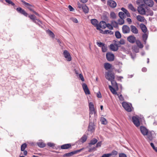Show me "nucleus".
I'll return each instance as SVG.
<instances>
[{
	"mask_svg": "<svg viewBox=\"0 0 157 157\" xmlns=\"http://www.w3.org/2000/svg\"><path fill=\"white\" fill-rule=\"evenodd\" d=\"M89 115L90 116L92 115L93 113L94 115L96 114L97 111L94 109V105L93 102H90L89 103Z\"/></svg>",
	"mask_w": 157,
	"mask_h": 157,
	"instance_id": "f257e3e1",
	"label": "nucleus"
},
{
	"mask_svg": "<svg viewBox=\"0 0 157 157\" xmlns=\"http://www.w3.org/2000/svg\"><path fill=\"white\" fill-rule=\"evenodd\" d=\"M145 5L144 4H141L138 6V11L139 13L141 15H145L146 14V11L145 9Z\"/></svg>",
	"mask_w": 157,
	"mask_h": 157,
	"instance_id": "f03ea898",
	"label": "nucleus"
},
{
	"mask_svg": "<svg viewBox=\"0 0 157 157\" xmlns=\"http://www.w3.org/2000/svg\"><path fill=\"white\" fill-rule=\"evenodd\" d=\"M105 77L109 81L114 79L115 78L114 74L109 71H107L105 72Z\"/></svg>",
	"mask_w": 157,
	"mask_h": 157,
	"instance_id": "7ed1b4c3",
	"label": "nucleus"
},
{
	"mask_svg": "<svg viewBox=\"0 0 157 157\" xmlns=\"http://www.w3.org/2000/svg\"><path fill=\"white\" fill-rule=\"evenodd\" d=\"M107 5L112 8H115L117 6V3L113 0H109L107 1Z\"/></svg>",
	"mask_w": 157,
	"mask_h": 157,
	"instance_id": "20e7f679",
	"label": "nucleus"
},
{
	"mask_svg": "<svg viewBox=\"0 0 157 157\" xmlns=\"http://www.w3.org/2000/svg\"><path fill=\"white\" fill-rule=\"evenodd\" d=\"M106 56L107 59L109 61H112L114 59V55L110 52L107 53Z\"/></svg>",
	"mask_w": 157,
	"mask_h": 157,
	"instance_id": "39448f33",
	"label": "nucleus"
},
{
	"mask_svg": "<svg viewBox=\"0 0 157 157\" xmlns=\"http://www.w3.org/2000/svg\"><path fill=\"white\" fill-rule=\"evenodd\" d=\"M122 105L124 109L128 112H130L132 111L131 108L129 105L125 102H123L122 103Z\"/></svg>",
	"mask_w": 157,
	"mask_h": 157,
	"instance_id": "423d86ee",
	"label": "nucleus"
},
{
	"mask_svg": "<svg viewBox=\"0 0 157 157\" xmlns=\"http://www.w3.org/2000/svg\"><path fill=\"white\" fill-rule=\"evenodd\" d=\"M64 57L68 61L71 60V58L69 52L67 50H64L63 53Z\"/></svg>",
	"mask_w": 157,
	"mask_h": 157,
	"instance_id": "0eeeda50",
	"label": "nucleus"
},
{
	"mask_svg": "<svg viewBox=\"0 0 157 157\" xmlns=\"http://www.w3.org/2000/svg\"><path fill=\"white\" fill-rule=\"evenodd\" d=\"M84 148H81L80 149L76 150L73 151H72L71 152L66 153L64 154V155L67 156H70L76 154L78 152H81L82 151Z\"/></svg>",
	"mask_w": 157,
	"mask_h": 157,
	"instance_id": "6e6552de",
	"label": "nucleus"
},
{
	"mask_svg": "<svg viewBox=\"0 0 157 157\" xmlns=\"http://www.w3.org/2000/svg\"><path fill=\"white\" fill-rule=\"evenodd\" d=\"M132 121L135 125L137 127H139L140 125V122L139 119L136 117L133 116L132 118Z\"/></svg>",
	"mask_w": 157,
	"mask_h": 157,
	"instance_id": "1a4fd4ad",
	"label": "nucleus"
},
{
	"mask_svg": "<svg viewBox=\"0 0 157 157\" xmlns=\"http://www.w3.org/2000/svg\"><path fill=\"white\" fill-rule=\"evenodd\" d=\"M140 129L141 133L144 136H146L149 132L148 130L145 127L142 126L140 127Z\"/></svg>",
	"mask_w": 157,
	"mask_h": 157,
	"instance_id": "9d476101",
	"label": "nucleus"
},
{
	"mask_svg": "<svg viewBox=\"0 0 157 157\" xmlns=\"http://www.w3.org/2000/svg\"><path fill=\"white\" fill-rule=\"evenodd\" d=\"M145 5L152 7L154 5V2L152 0H143Z\"/></svg>",
	"mask_w": 157,
	"mask_h": 157,
	"instance_id": "9b49d317",
	"label": "nucleus"
},
{
	"mask_svg": "<svg viewBox=\"0 0 157 157\" xmlns=\"http://www.w3.org/2000/svg\"><path fill=\"white\" fill-rule=\"evenodd\" d=\"M17 11L25 16L27 17L28 14L21 7H18L16 9Z\"/></svg>",
	"mask_w": 157,
	"mask_h": 157,
	"instance_id": "f8f14e48",
	"label": "nucleus"
},
{
	"mask_svg": "<svg viewBox=\"0 0 157 157\" xmlns=\"http://www.w3.org/2000/svg\"><path fill=\"white\" fill-rule=\"evenodd\" d=\"M82 86L85 94H90V91L87 85L85 83H83L82 84Z\"/></svg>",
	"mask_w": 157,
	"mask_h": 157,
	"instance_id": "ddd939ff",
	"label": "nucleus"
},
{
	"mask_svg": "<svg viewBox=\"0 0 157 157\" xmlns=\"http://www.w3.org/2000/svg\"><path fill=\"white\" fill-rule=\"evenodd\" d=\"M107 24L104 21H101L100 23L99 24H98V30H100V28H102L103 29H104L106 27Z\"/></svg>",
	"mask_w": 157,
	"mask_h": 157,
	"instance_id": "4468645a",
	"label": "nucleus"
},
{
	"mask_svg": "<svg viewBox=\"0 0 157 157\" xmlns=\"http://www.w3.org/2000/svg\"><path fill=\"white\" fill-rule=\"evenodd\" d=\"M21 2H22V3L24 4L25 6L28 8L30 11H33V10L31 7L33 6L32 5L27 2H26L23 0H21Z\"/></svg>",
	"mask_w": 157,
	"mask_h": 157,
	"instance_id": "2eb2a0df",
	"label": "nucleus"
},
{
	"mask_svg": "<svg viewBox=\"0 0 157 157\" xmlns=\"http://www.w3.org/2000/svg\"><path fill=\"white\" fill-rule=\"evenodd\" d=\"M28 17L31 20H32L34 22L36 23H38L39 22H40V21L39 19H36V17L34 15H29L28 16Z\"/></svg>",
	"mask_w": 157,
	"mask_h": 157,
	"instance_id": "dca6fc26",
	"label": "nucleus"
},
{
	"mask_svg": "<svg viewBox=\"0 0 157 157\" xmlns=\"http://www.w3.org/2000/svg\"><path fill=\"white\" fill-rule=\"evenodd\" d=\"M122 30L123 32L124 33H128L130 32V28L127 25H123L122 27Z\"/></svg>",
	"mask_w": 157,
	"mask_h": 157,
	"instance_id": "f3484780",
	"label": "nucleus"
},
{
	"mask_svg": "<svg viewBox=\"0 0 157 157\" xmlns=\"http://www.w3.org/2000/svg\"><path fill=\"white\" fill-rule=\"evenodd\" d=\"M127 40L130 43H134L136 41V37L133 36L132 35L128 37Z\"/></svg>",
	"mask_w": 157,
	"mask_h": 157,
	"instance_id": "a211bd4d",
	"label": "nucleus"
},
{
	"mask_svg": "<svg viewBox=\"0 0 157 157\" xmlns=\"http://www.w3.org/2000/svg\"><path fill=\"white\" fill-rule=\"evenodd\" d=\"M91 22L93 25L96 27L97 29H98V22L96 19H91Z\"/></svg>",
	"mask_w": 157,
	"mask_h": 157,
	"instance_id": "6ab92c4d",
	"label": "nucleus"
},
{
	"mask_svg": "<svg viewBox=\"0 0 157 157\" xmlns=\"http://www.w3.org/2000/svg\"><path fill=\"white\" fill-rule=\"evenodd\" d=\"M131 32L133 33L137 34L138 33V31L137 28L134 25H131L130 26Z\"/></svg>",
	"mask_w": 157,
	"mask_h": 157,
	"instance_id": "aec40b11",
	"label": "nucleus"
},
{
	"mask_svg": "<svg viewBox=\"0 0 157 157\" xmlns=\"http://www.w3.org/2000/svg\"><path fill=\"white\" fill-rule=\"evenodd\" d=\"M88 130L93 132L94 130V124L93 123H90L88 127Z\"/></svg>",
	"mask_w": 157,
	"mask_h": 157,
	"instance_id": "412c9836",
	"label": "nucleus"
},
{
	"mask_svg": "<svg viewBox=\"0 0 157 157\" xmlns=\"http://www.w3.org/2000/svg\"><path fill=\"white\" fill-rule=\"evenodd\" d=\"M110 48L111 50L114 51H116L118 49V47L115 44H111L110 46Z\"/></svg>",
	"mask_w": 157,
	"mask_h": 157,
	"instance_id": "4be33fe9",
	"label": "nucleus"
},
{
	"mask_svg": "<svg viewBox=\"0 0 157 157\" xmlns=\"http://www.w3.org/2000/svg\"><path fill=\"white\" fill-rule=\"evenodd\" d=\"M71 147V145L70 144H63L61 146V148L62 149H67Z\"/></svg>",
	"mask_w": 157,
	"mask_h": 157,
	"instance_id": "5701e85b",
	"label": "nucleus"
},
{
	"mask_svg": "<svg viewBox=\"0 0 157 157\" xmlns=\"http://www.w3.org/2000/svg\"><path fill=\"white\" fill-rule=\"evenodd\" d=\"M136 19L138 21L141 22H144L145 20L144 17L140 15H138L137 16Z\"/></svg>",
	"mask_w": 157,
	"mask_h": 157,
	"instance_id": "b1692460",
	"label": "nucleus"
},
{
	"mask_svg": "<svg viewBox=\"0 0 157 157\" xmlns=\"http://www.w3.org/2000/svg\"><path fill=\"white\" fill-rule=\"evenodd\" d=\"M104 67L105 69L107 70L111 68L112 65L109 63H106L104 64Z\"/></svg>",
	"mask_w": 157,
	"mask_h": 157,
	"instance_id": "393cba45",
	"label": "nucleus"
},
{
	"mask_svg": "<svg viewBox=\"0 0 157 157\" xmlns=\"http://www.w3.org/2000/svg\"><path fill=\"white\" fill-rule=\"evenodd\" d=\"M140 27L142 31L144 33H146L147 31V28L146 26L143 24H141L140 25Z\"/></svg>",
	"mask_w": 157,
	"mask_h": 157,
	"instance_id": "a878e982",
	"label": "nucleus"
},
{
	"mask_svg": "<svg viewBox=\"0 0 157 157\" xmlns=\"http://www.w3.org/2000/svg\"><path fill=\"white\" fill-rule=\"evenodd\" d=\"M37 144L39 147L41 148L44 147L46 146V144L42 141L37 142Z\"/></svg>",
	"mask_w": 157,
	"mask_h": 157,
	"instance_id": "bb28decb",
	"label": "nucleus"
},
{
	"mask_svg": "<svg viewBox=\"0 0 157 157\" xmlns=\"http://www.w3.org/2000/svg\"><path fill=\"white\" fill-rule=\"evenodd\" d=\"M109 81L111 82V84L113 86L115 87L117 89H118V86L116 82L114 80V79L110 80Z\"/></svg>",
	"mask_w": 157,
	"mask_h": 157,
	"instance_id": "cd10ccee",
	"label": "nucleus"
},
{
	"mask_svg": "<svg viewBox=\"0 0 157 157\" xmlns=\"http://www.w3.org/2000/svg\"><path fill=\"white\" fill-rule=\"evenodd\" d=\"M121 10L125 14L127 17H130V13L126 9L123 7L121 8Z\"/></svg>",
	"mask_w": 157,
	"mask_h": 157,
	"instance_id": "c85d7f7f",
	"label": "nucleus"
},
{
	"mask_svg": "<svg viewBox=\"0 0 157 157\" xmlns=\"http://www.w3.org/2000/svg\"><path fill=\"white\" fill-rule=\"evenodd\" d=\"M87 136L86 135H84L80 139V141L82 143H83L85 142L87 140Z\"/></svg>",
	"mask_w": 157,
	"mask_h": 157,
	"instance_id": "c756f323",
	"label": "nucleus"
},
{
	"mask_svg": "<svg viewBox=\"0 0 157 157\" xmlns=\"http://www.w3.org/2000/svg\"><path fill=\"white\" fill-rule=\"evenodd\" d=\"M147 136V139L149 140H151L153 139V136L151 132H148L146 135Z\"/></svg>",
	"mask_w": 157,
	"mask_h": 157,
	"instance_id": "7c9ffc66",
	"label": "nucleus"
},
{
	"mask_svg": "<svg viewBox=\"0 0 157 157\" xmlns=\"http://www.w3.org/2000/svg\"><path fill=\"white\" fill-rule=\"evenodd\" d=\"M109 88L112 92V93L114 94L117 95V92L116 90L113 88L111 86H109Z\"/></svg>",
	"mask_w": 157,
	"mask_h": 157,
	"instance_id": "2f4dec72",
	"label": "nucleus"
},
{
	"mask_svg": "<svg viewBox=\"0 0 157 157\" xmlns=\"http://www.w3.org/2000/svg\"><path fill=\"white\" fill-rule=\"evenodd\" d=\"M83 11L85 13H87L88 12L89 9L88 7L86 5H84L82 7Z\"/></svg>",
	"mask_w": 157,
	"mask_h": 157,
	"instance_id": "473e14b6",
	"label": "nucleus"
},
{
	"mask_svg": "<svg viewBox=\"0 0 157 157\" xmlns=\"http://www.w3.org/2000/svg\"><path fill=\"white\" fill-rule=\"evenodd\" d=\"M137 45L140 48H142L143 47V45L142 44L140 41L139 40H136V41Z\"/></svg>",
	"mask_w": 157,
	"mask_h": 157,
	"instance_id": "72a5a7b5",
	"label": "nucleus"
},
{
	"mask_svg": "<svg viewBox=\"0 0 157 157\" xmlns=\"http://www.w3.org/2000/svg\"><path fill=\"white\" fill-rule=\"evenodd\" d=\"M100 121L102 124H106L107 123V121L106 119L104 117H101Z\"/></svg>",
	"mask_w": 157,
	"mask_h": 157,
	"instance_id": "f704fd0d",
	"label": "nucleus"
},
{
	"mask_svg": "<svg viewBox=\"0 0 157 157\" xmlns=\"http://www.w3.org/2000/svg\"><path fill=\"white\" fill-rule=\"evenodd\" d=\"M128 8L131 10L133 12H135L136 11V9L134 8L133 5L131 4H129L128 5Z\"/></svg>",
	"mask_w": 157,
	"mask_h": 157,
	"instance_id": "c9c22d12",
	"label": "nucleus"
},
{
	"mask_svg": "<svg viewBox=\"0 0 157 157\" xmlns=\"http://www.w3.org/2000/svg\"><path fill=\"white\" fill-rule=\"evenodd\" d=\"M98 142V140L95 138H94L93 139L91 140L89 144L94 145L96 143Z\"/></svg>",
	"mask_w": 157,
	"mask_h": 157,
	"instance_id": "e433bc0d",
	"label": "nucleus"
},
{
	"mask_svg": "<svg viewBox=\"0 0 157 157\" xmlns=\"http://www.w3.org/2000/svg\"><path fill=\"white\" fill-rule=\"evenodd\" d=\"M119 16L120 18H124L125 17V15L123 12H120L119 13Z\"/></svg>",
	"mask_w": 157,
	"mask_h": 157,
	"instance_id": "4c0bfd02",
	"label": "nucleus"
},
{
	"mask_svg": "<svg viewBox=\"0 0 157 157\" xmlns=\"http://www.w3.org/2000/svg\"><path fill=\"white\" fill-rule=\"evenodd\" d=\"M103 34H113V33L111 31L106 30L103 32Z\"/></svg>",
	"mask_w": 157,
	"mask_h": 157,
	"instance_id": "58836bf2",
	"label": "nucleus"
},
{
	"mask_svg": "<svg viewBox=\"0 0 157 157\" xmlns=\"http://www.w3.org/2000/svg\"><path fill=\"white\" fill-rule=\"evenodd\" d=\"M27 145L26 144L24 143L21 146V151H23L26 147H27Z\"/></svg>",
	"mask_w": 157,
	"mask_h": 157,
	"instance_id": "ea45409f",
	"label": "nucleus"
},
{
	"mask_svg": "<svg viewBox=\"0 0 157 157\" xmlns=\"http://www.w3.org/2000/svg\"><path fill=\"white\" fill-rule=\"evenodd\" d=\"M115 35L117 38H120L121 37V33L119 31H117L115 32Z\"/></svg>",
	"mask_w": 157,
	"mask_h": 157,
	"instance_id": "a19ab883",
	"label": "nucleus"
},
{
	"mask_svg": "<svg viewBox=\"0 0 157 157\" xmlns=\"http://www.w3.org/2000/svg\"><path fill=\"white\" fill-rule=\"evenodd\" d=\"M110 17L112 19H115L116 18V15L114 12H111L110 13Z\"/></svg>",
	"mask_w": 157,
	"mask_h": 157,
	"instance_id": "79ce46f5",
	"label": "nucleus"
},
{
	"mask_svg": "<svg viewBox=\"0 0 157 157\" xmlns=\"http://www.w3.org/2000/svg\"><path fill=\"white\" fill-rule=\"evenodd\" d=\"M47 32L49 36L52 37V38H54L55 37V35L52 31L48 30L47 31Z\"/></svg>",
	"mask_w": 157,
	"mask_h": 157,
	"instance_id": "37998d69",
	"label": "nucleus"
},
{
	"mask_svg": "<svg viewBox=\"0 0 157 157\" xmlns=\"http://www.w3.org/2000/svg\"><path fill=\"white\" fill-rule=\"evenodd\" d=\"M118 24L120 25H123L124 23V21L123 18H120L118 21Z\"/></svg>",
	"mask_w": 157,
	"mask_h": 157,
	"instance_id": "c03bdc74",
	"label": "nucleus"
},
{
	"mask_svg": "<svg viewBox=\"0 0 157 157\" xmlns=\"http://www.w3.org/2000/svg\"><path fill=\"white\" fill-rule=\"evenodd\" d=\"M101 48L102 51L103 52H106L107 50V47L105 44L101 47Z\"/></svg>",
	"mask_w": 157,
	"mask_h": 157,
	"instance_id": "a18cd8bd",
	"label": "nucleus"
},
{
	"mask_svg": "<svg viewBox=\"0 0 157 157\" xmlns=\"http://www.w3.org/2000/svg\"><path fill=\"white\" fill-rule=\"evenodd\" d=\"M111 24L112 26H113L114 27H117L118 26V23L115 21H112Z\"/></svg>",
	"mask_w": 157,
	"mask_h": 157,
	"instance_id": "49530a36",
	"label": "nucleus"
},
{
	"mask_svg": "<svg viewBox=\"0 0 157 157\" xmlns=\"http://www.w3.org/2000/svg\"><path fill=\"white\" fill-rule=\"evenodd\" d=\"M117 95L118 96V98L120 101H123L124 100V97H123L122 94H117Z\"/></svg>",
	"mask_w": 157,
	"mask_h": 157,
	"instance_id": "de8ad7c7",
	"label": "nucleus"
},
{
	"mask_svg": "<svg viewBox=\"0 0 157 157\" xmlns=\"http://www.w3.org/2000/svg\"><path fill=\"white\" fill-rule=\"evenodd\" d=\"M5 1L8 4L11 5L13 6H14L15 4L10 0H5Z\"/></svg>",
	"mask_w": 157,
	"mask_h": 157,
	"instance_id": "09e8293b",
	"label": "nucleus"
},
{
	"mask_svg": "<svg viewBox=\"0 0 157 157\" xmlns=\"http://www.w3.org/2000/svg\"><path fill=\"white\" fill-rule=\"evenodd\" d=\"M117 154L118 152L115 150L113 151L111 153H109V154L111 155V156L112 155H117Z\"/></svg>",
	"mask_w": 157,
	"mask_h": 157,
	"instance_id": "8fccbe9b",
	"label": "nucleus"
},
{
	"mask_svg": "<svg viewBox=\"0 0 157 157\" xmlns=\"http://www.w3.org/2000/svg\"><path fill=\"white\" fill-rule=\"evenodd\" d=\"M97 45L99 47H102L105 44L100 42H97Z\"/></svg>",
	"mask_w": 157,
	"mask_h": 157,
	"instance_id": "3c124183",
	"label": "nucleus"
},
{
	"mask_svg": "<svg viewBox=\"0 0 157 157\" xmlns=\"http://www.w3.org/2000/svg\"><path fill=\"white\" fill-rule=\"evenodd\" d=\"M107 27L110 30H112L113 29V27L112 25L109 24H107L106 25Z\"/></svg>",
	"mask_w": 157,
	"mask_h": 157,
	"instance_id": "603ef678",
	"label": "nucleus"
},
{
	"mask_svg": "<svg viewBox=\"0 0 157 157\" xmlns=\"http://www.w3.org/2000/svg\"><path fill=\"white\" fill-rule=\"evenodd\" d=\"M143 38L144 40H146L147 38V35L146 33H144L143 34Z\"/></svg>",
	"mask_w": 157,
	"mask_h": 157,
	"instance_id": "864d4df0",
	"label": "nucleus"
},
{
	"mask_svg": "<svg viewBox=\"0 0 157 157\" xmlns=\"http://www.w3.org/2000/svg\"><path fill=\"white\" fill-rule=\"evenodd\" d=\"M114 41L115 43V45H117L118 47L120 46V41H117L115 40H114Z\"/></svg>",
	"mask_w": 157,
	"mask_h": 157,
	"instance_id": "5fc2aeb1",
	"label": "nucleus"
},
{
	"mask_svg": "<svg viewBox=\"0 0 157 157\" xmlns=\"http://www.w3.org/2000/svg\"><path fill=\"white\" fill-rule=\"evenodd\" d=\"M119 157H127L126 154L124 153H120L119 155Z\"/></svg>",
	"mask_w": 157,
	"mask_h": 157,
	"instance_id": "6e6d98bb",
	"label": "nucleus"
},
{
	"mask_svg": "<svg viewBox=\"0 0 157 157\" xmlns=\"http://www.w3.org/2000/svg\"><path fill=\"white\" fill-rule=\"evenodd\" d=\"M111 156V155L109 153L105 154H103L101 157H109Z\"/></svg>",
	"mask_w": 157,
	"mask_h": 157,
	"instance_id": "4d7b16f0",
	"label": "nucleus"
},
{
	"mask_svg": "<svg viewBox=\"0 0 157 157\" xmlns=\"http://www.w3.org/2000/svg\"><path fill=\"white\" fill-rule=\"evenodd\" d=\"M101 143H102L101 141L99 142H98L96 144V147H100L101 146Z\"/></svg>",
	"mask_w": 157,
	"mask_h": 157,
	"instance_id": "13d9d810",
	"label": "nucleus"
},
{
	"mask_svg": "<svg viewBox=\"0 0 157 157\" xmlns=\"http://www.w3.org/2000/svg\"><path fill=\"white\" fill-rule=\"evenodd\" d=\"M79 77L81 79L82 81H84V78L83 77V76L82 75V74H79Z\"/></svg>",
	"mask_w": 157,
	"mask_h": 157,
	"instance_id": "bf43d9fd",
	"label": "nucleus"
},
{
	"mask_svg": "<svg viewBox=\"0 0 157 157\" xmlns=\"http://www.w3.org/2000/svg\"><path fill=\"white\" fill-rule=\"evenodd\" d=\"M68 7L70 11H73L74 10V9L71 5H69Z\"/></svg>",
	"mask_w": 157,
	"mask_h": 157,
	"instance_id": "052dcab7",
	"label": "nucleus"
},
{
	"mask_svg": "<svg viewBox=\"0 0 157 157\" xmlns=\"http://www.w3.org/2000/svg\"><path fill=\"white\" fill-rule=\"evenodd\" d=\"M120 44H125V41L124 40L121 39L120 41Z\"/></svg>",
	"mask_w": 157,
	"mask_h": 157,
	"instance_id": "680f3d73",
	"label": "nucleus"
},
{
	"mask_svg": "<svg viewBox=\"0 0 157 157\" xmlns=\"http://www.w3.org/2000/svg\"><path fill=\"white\" fill-rule=\"evenodd\" d=\"M78 7L79 9H81V8H82V7L83 6L79 2H78L77 3Z\"/></svg>",
	"mask_w": 157,
	"mask_h": 157,
	"instance_id": "e2e57ef3",
	"label": "nucleus"
},
{
	"mask_svg": "<svg viewBox=\"0 0 157 157\" xmlns=\"http://www.w3.org/2000/svg\"><path fill=\"white\" fill-rule=\"evenodd\" d=\"M72 21H73L75 23H78V22L77 19L76 18H73L72 19Z\"/></svg>",
	"mask_w": 157,
	"mask_h": 157,
	"instance_id": "0e129e2a",
	"label": "nucleus"
},
{
	"mask_svg": "<svg viewBox=\"0 0 157 157\" xmlns=\"http://www.w3.org/2000/svg\"><path fill=\"white\" fill-rule=\"evenodd\" d=\"M97 97L98 98H101V95L100 92H99L97 94Z\"/></svg>",
	"mask_w": 157,
	"mask_h": 157,
	"instance_id": "69168bd1",
	"label": "nucleus"
},
{
	"mask_svg": "<svg viewBox=\"0 0 157 157\" xmlns=\"http://www.w3.org/2000/svg\"><path fill=\"white\" fill-rule=\"evenodd\" d=\"M48 145L49 146L51 147L54 146V144L51 143H48Z\"/></svg>",
	"mask_w": 157,
	"mask_h": 157,
	"instance_id": "338daca9",
	"label": "nucleus"
},
{
	"mask_svg": "<svg viewBox=\"0 0 157 157\" xmlns=\"http://www.w3.org/2000/svg\"><path fill=\"white\" fill-rule=\"evenodd\" d=\"M133 49L136 52H139V49L136 47H134Z\"/></svg>",
	"mask_w": 157,
	"mask_h": 157,
	"instance_id": "774afa93",
	"label": "nucleus"
}]
</instances>
